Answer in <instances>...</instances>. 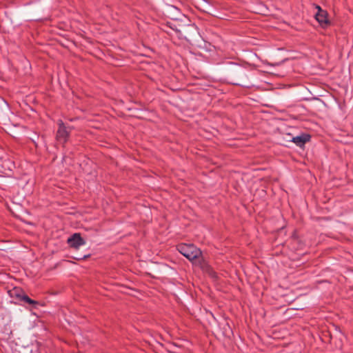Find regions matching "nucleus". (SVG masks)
Returning <instances> with one entry per match:
<instances>
[{
  "label": "nucleus",
  "mask_w": 353,
  "mask_h": 353,
  "mask_svg": "<svg viewBox=\"0 0 353 353\" xmlns=\"http://www.w3.org/2000/svg\"><path fill=\"white\" fill-rule=\"evenodd\" d=\"M309 139L310 136L306 134H301L292 137L291 141L294 143L297 146L302 147L307 141H309Z\"/></svg>",
  "instance_id": "nucleus-6"
},
{
  "label": "nucleus",
  "mask_w": 353,
  "mask_h": 353,
  "mask_svg": "<svg viewBox=\"0 0 353 353\" xmlns=\"http://www.w3.org/2000/svg\"><path fill=\"white\" fill-rule=\"evenodd\" d=\"M287 137H287V139H289V138H291V139H292V137H291V135H290V134H287Z\"/></svg>",
  "instance_id": "nucleus-7"
},
{
  "label": "nucleus",
  "mask_w": 353,
  "mask_h": 353,
  "mask_svg": "<svg viewBox=\"0 0 353 353\" xmlns=\"http://www.w3.org/2000/svg\"><path fill=\"white\" fill-rule=\"evenodd\" d=\"M177 250L190 261H194L201 256V250L192 244H180Z\"/></svg>",
  "instance_id": "nucleus-1"
},
{
  "label": "nucleus",
  "mask_w": 353,
  "mask_h": 353,
  "mask_svg": "<svg viewBox=\"0 0 353 353\" xmlns=\"http://www.w3.org/2000/svg\"><path fill=\"white\" fill-rule=\"evenodd\" d=\"M59 128L57 132V139L62 143L67 141L70 134V130L66 128L61 120L58 121Z\"/></svg>",
  "instance_id": "nucleus-3"
},
{
  "label": "nucleus",
  "mask_w": 353,
  "mask_h": 353,
  "mask_svg": "<svg viewBox=\"0 0 353 353\" xmlns=\"http://www.w3.org/2000/svg\"><path fill=\"white\" fill-rule=\"evenodd\" d=\"M88 256L85 255V256H84L82 258V259H86ZM80 259H81V258Z\"/></svg>",
  "instance_id": "nucleus-8"
},
{
  "label": "nucleus",
  "mask_w": 353,
  "mask_h": 353,
  "mask_svg": "<svg viewBox=\"0 0 353 353\" xmlns=\"http://www.w3.org/2000/svg\"><path fill=\"white\" fill-rule=\"evenodd\" d=\"M68 243L70 247L74 249H79L80 246L85 244V241L81 238L79 233H74L68 238Z\"/></svg>",
  "instance_id": "nucleus-4"
},
{
  "label": "nucleus",
  "mask_w": 353,
  "mask_h": 353,
  "mask_svg": "<svg viewBox=\"0 0 353 353\" xmlns=\"http://www.w3.org/2000/svg\"><path fill=\"white\" fill-rule=\"evenodd\" d=\"M10 295L12 298H17L19 301H23L32 305V307L35 308L39 303L30 299L20 288H14L9 292Z\"/></svg>",
  "instance_id": "nucleus-2"
},
{
  "label": "nucleus",
  "mask_w": 353,
  "mask_h": 353,
  "mask_svg": "<svg viewBox=\"0 0 353 353\" xmlns=\"http://www.w3.org/2000/svg\"><path fill=\"white\" fill-rule=\"evenodd\" d=\"M317 12L315 14V18L318 22L323 27H326L329 24V21L327 18V12L322 10L319 6H316Z\"/></svg>",
  "instance_id": "nucleus-5"
}]
</instances>
